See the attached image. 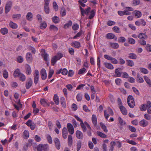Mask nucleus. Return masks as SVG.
<instances>
[{
	"label": "nucleus",
	"instance_id": "nucleus-1",
	"mask_svg": "<svg viewBox=\"0 0 151 151\" xmlns=\"http://www.w3.org/2000/svg\"><path fill=\"white\" fill-rule=\"evenodd\" d=\"M37 150L38 151H48L49 146L47 144H40L37 147Z\"/></svg>",
	"mask_w": 151,
	"mask_h": 151
},
{
	"label": "nucleus",
	"instance_id": "nucleus-2",
	"mask_svg": "<svg viewBox=\"0 0 151 151\" xmlns=\"http://www.w3.org/2000/svg\"><path fill=\"white\" fill-rule=\"evenodd\" d=\"M127 104L131 108H133L135 105L134 98L131 95H129L127 99Z\"/></svg>",
	"mask_w": 151,
	"mask_h": 151
},
{
	"label": "nucleus",
	"instance_id": "nucleus-3",
	"mask_svg": "<svg viewBox=\"0 0 151 151\" xmlns=\"http://www.w3.org/2000/svg\"><path fill=\"white\" fill-rule=\"evenodd\" d=\"M34 82L36 85L39 81V72L37 70H35L34 72Z\"/></svg>",
	"mask_w": 151,
	"mask_h": 151
},
{
	"label": "nucleus",
	"instance_id": "nucleus-4",
	"mask_svg": "<svg viewBox=\"0 0 151 151\" xmlns=\"http://www.w3.org/2000/svg\"><path fill=\"white\" fill-rule=\"evenodd\" d=\"M135 25L137 26H139L141 25L144 26L146 25V22L143 19H140L139 20L136 21L135 22Z\"/></svg>",
	"mask_w": 151,
	"mask_h": 151
},
{
	"label": "nucleus",
	"instance_id": "nucleus-5",
	"mask_svg": "<svg viewBox=\"0 0 151 151\" xmlns=\"http://www.w3.org/2000/svg\"><path fill=\"white\" fill-rule=\"evenodd\" d=\"M67 126L69 133L71 134H73L74 133V129L71 123H68Z\"/></svg>",
	"mask_w": 151,
	"mask_h": 151
},
{
	"label": "nucleus",
	"instance_id": "nucleus-6",
	"mask_svg": "<svg viewBox=\"0 0 151 151\" xmlns=\"http://www.w3.org/2000/svg\"><path fill=\"white\" fill-rule=\"evenodd\" d=\"M118 14L120 16H123L124 15H131V13L127 11L124 10L123 11H119L117 12Z\"/></svg>",
	"mask_w": 151,
	"mask_h": 151
},
{
	"label": "nucleus",
	"instance_id": "nucleus-7",
	"mask_svg": "<svg viewBox=\"0 0 151 151\" xmlns=\"http://www.w3.org/2000/svg\"><path fill=\"white\" fill-rule=\"evenodd\" d=\"M41 78L42 80H45L47 77V75L46 73L45 70L44 68L41 69L40 71Z\"/></svg>",
	"mask_w": 151,
	"mask_h": 151
},
{
	"label": "nucleus",
	"instance_id": "nucleus-8",
	"mask_svg": "<svg viewBox=\"0 0 151 151\" xmlns=\"http://www.w3.org/2000/svg\"><path fill=\"white\" fill-rule=\"evenodd\" d=\"M54 141L56 148L58 150H59L60 147V144L59 139L58 138H55Z\"/></svg>",
	"mask_w": 151,
	"mask_h": 151
},
{
	"label": "nucleus",
	"instance_id": "nucleus-9",
	"mask_svg": "<svg viewBox=\"0 0 151 151\" xmlns=\"http://www.w3.org/2000/svg\"><path fill=\"white\" fill-rule=\"evenodd\" d=\"M132 14L134 15L135 17L138 18L140 17L142 15L141 12L137 10L134 11L132 12Z\"/></svg>",
	"mask_w": 151,
	"mask_h": 151
},
{
	"label": "nucleus",
	"instance_id": "nucleus-10",
	"mask_svg": "<svg viewBox=\"0 0 151 151\" xmlns=\"http://www.w3.org/2000/svg\"><path fill=\"white\" fill-rule=\"evenodd\" d=\"M76 136L78 139H82L83 137V134L82 132L79 130H77L76 132Z\"/></svg>",
	"mask_w": 151,
	"mask_h": 151
},
{
	"label": "nucleus",
	"instance_id": "nucleus-11",
	"mask_svg": "<svg viewBox=\"0 0 151 151\" xmlns=\"http://www.w3.org/2000/svg\"><path fill=\"white\" fill-rule=\"evenodd\" d=\"M91 121L94 126L96 127L97 124V119L96 116L93 114L91 117Z\"/></svg>",
	"mask_w": 151,
	"mask_h": 151
},
{
	"label": "nucleus",
	"instance_id": "nucleus-12",
	"mask_svg": "<svg viewBox=\"0 0 151 151\" xmlns=\"http://www.w3.org/2000/svg\"><path fill=\"white\" fill-rule=\"evenodd\" d=\"M106 38L110 39L115 38V40H116L117 38L115 35L112 33H108L106 35Z\"/></svg>",
	"mask_w": 151,
	"mask_h": 151
},
{
	"label": "nucleus",
	"instance_id": "nucleus-13",
	"mask_svg": "<svg viewBox=\"0 0 151 151\" xmlns=\"http://www.w3.org/2000/svg\"><path fill=\"white\" fill-rule=\"evenodd\" d=\"M72 46L75 48L79 49L81 47V44L79 42L76 41L72 42Z\"/></svg>",
	"mask_w": 151,
	"mask_h": 151
},
{
	"label": "nucleus",
	"instance_id": "nucleus-14",
	"mask_svg": "<svg viewBox=\"0 0 151 151\" xmlns=\"http://www.w3.org/2000/svg\"><path fill=\"white\" fill-rule=\"evenodd\" d=\"M32 81L31 78H29L27 81L26 84V88L27 89L30 88L32 84Z\"/></svg>",
	"mask_w": 151,
	"mask_h": 151
},
{
	"label": "nucleus",
	"instance_id": "nucleus-15",
	"mask_svg": "<svg viewBox=\"0 0 151 151\" xmlns=\"http://www.w3.org/2000/svg\"><path fill=\"white\" fill-rule=\"evenodd\" d=\"M138 37L140 39L146 40L148 38V36L146 33H140L138 36Z\"/></svg>",
	"mask_w": 151,
	"mask_h": 151
},
{
	"label": "nucleus",
	"instance_id": "nucleus-16",
	"mask_svg": "<svg viewBox=\"0 0 151 151\" xmlns=\"http://www.w3.org/2000/svg\"><path fill=\"white\" fill-rule=\"evenodd\" d=\"M62 136L65 139L67 137L68 132L66 128L64 127L63 128L62 131Z\"/></svg>",
	"mask_w": 151,
	"mask_h": 151
},
{
	"label": "nucleus",
	"instance_id": "nucleus-17",
	"mask_svg": "<svg viewBox=\"0 0 151 151\" xmlns=\"http://www.w3.org/2000/svg\"><path fill=\"white\" fill-rule=\"evenodd\" d=\"M119 108L122 114L124 115H126L127 114V111L126 109L123 106H121Z\"/></svg>",
	"mask_w": 151,
	"mask_h": 151
},
{
	"label": "nucleus",
	"instance_id": "nucleus-18",
	"mask_svg": "<svg viewBox=\"0 0 151 151\" xmlns=\"http://www.w3.org/2000/svg\"><path fill=\"white\" fill-rule=\"evenodd\" d=\"M58 60V57L57 56H53L51 60V65L54 66Z\"/></svg>",
	"mask_w": 151,
	"mask_h": 151
},
{
	"label": "nucleus",
	"instance_id": "nucleus-19",
	"mask_svg": "<svg viewBox=\"0 0 151 151\" xmlns=\"http://www.w3.org/2000/svg\"><path fill=\"white\" fill-rule=\"evenodd\" d=\"M139 124L141 126L145 127L148 124V122L144 119L140 121L139 122Z\"/></svg>",
	"mask_w": 151,
	"mask_h": 151
},
{
	"label": "nucleus",
	"instance_id": "nucleus-20",
	"mask_svg": "<svg viewBox=\"0 0 151 151\" xmlns=\"http://www.w3.org/2000/svg\"><path fill=\"white\" fill-rule=\"evenodd\" d=\"M109 44L110 45V46L112 48L117 49L119 47V45L117 43L110 42L109 43Z\"/></svg>",
	"mask_w": 151,
	"mask_h": 151
},
{
	"label": "nucleus",
	"instance_id": "nucleus-21",
	"mask_svg": "<svg viewBox=\"0 0 151 151\" xmlns=\"http://www.w3.org/2000/svg\"><path fill=\"white\" fill-rule=\"evenodd\" d=\"M21 74L19 69L17 68L14 71L13 76L14 78H16L19 77Z\"/></svg>",
	"mask_w": 151,
	"mask_h": 151
},
{
	"label": "nucleus",
	"instance_id": "nucleus-22",
	"mask_svg": "<svg viewBox=\"0 0 151 151\" xmlns=\"http://www.w3.org/2000/svg\"><path fill=\"white\" fill-rule=\"evenodd\" d=\"M26 58L28 62L31 61L32 59L31 54L30 52H27L26 55Z\"/></svg>",
	"mask_w": 151,
	"mask_h": 151
},
{
	"label": "nucleus",
	"instance_id": "nucleus-23",
	"mask_svg": "<svg viewBox=\"0 0 151 151\" xmlns=\"http://www.w3.org/2000/svg\"><path fill=\"white\" fill-rule=\"evenodd\" d=\"M42 51H44V53H42V56L43 57L44 60L45 61H47V58L49 56V55L47 54L45 52V50H41V52H42Z\"/></svg>",
	"mask_w": 151,
	"mask_h": 151
},
{
	"label": "nucleus",
	"instance_id": "nucleus-24",
	"mask_svg": "<svg viewBox=\"0 0 151 151\" xmlns=\"http://www.w3.org/2000/svg\"><path fill=\"white\" fill-rule=\"evenodd\" d=\"M144 78L146 82L149 86L151 87V80L150 79H149V78L147 76H144Z\"/></svg>",
	"mask_w": 151,
	"mask_h": 151
},
{
	"label": "nucleus",
	"instance_id": "nucleus-25",
	"mask_svg": "<svg viewBox=\"0 0 151 151\" xmlns=\"http://www.w3.org/2000/svg\"><path fill=\"white\" fill-rule=\"evenodd\" d=\"M121 68H116L115 70V73L116 75V77H120L121 76V73L119 71V70H121Z\"/></svg>",
	"mask_w": 151,
	"mask_h": 151
},
{
	"label": "nucleus",
	"instance_id": "nucleus-26",
	"mask_svg": "<svg viewBox=\"0 0 151 151\" xmlns=\"http://www.w3.org/2000/svg\"><path fill=\"white\" fill-rule=\"evenodd\" d=\"M0 32L3 35H5L7 34L8 32V29L6 27L1 28L0 30Z\"/></svg>",
	"mask_w": 151,
	"mask_h": 151
},
{
	"label": "nucleus",
	"instance_id": "nucleus-27",
	"mask_svg": "<svg viewBox=\"0 0 151 151\" xmlns=\"http://www.w3.org/2000/svg\"><path fill=\"white\" fill-rule=\"evenodd\" d=\"M52 20L55 24L58 23L60 21V18L57 16H55L52 17Z\"/></svg>",
	"mask_w": 151,
	"mask_h": 151
},
{
	"label": "nucleus",
	"instance_id": "nucleus-28",
	"mask_svg": "<svg viewBox=\"0 0 151 151\" xmlns=\"http://www.w3.org/2000/svg\"><path fill=\"white\" fill-rule=\"evenodd\" d=\"M40 102L41 104L44 107L49 105L46 100L44 99H41L40 100Z\"/></svg>",
	"mask_w": 151,
	"mask_h": 151
},
{
	"label": "nucleus",
	"instance_id": "nucleus-29",
	"mask_svg": "<svg viewBox=\"0 0 151 151\" xmlns=\"http://www.w3.org/2000/svg\"><path fill=\"white\" fill-rule=\"evenodd\" d=\"M33 14L31 12H28L26 16V19L29 21H31L32 20Z\"/></svg>",
	"mask_w": 151,
	"mask_h": 151
},
{
	"label": "nucleus",
	"instance_id": "nucleus-30",
	"mask_svg": "<svg viewBox=\"0 0 151 151\" xmlns=\"http://www.w3.org/2000/svg\"><path fill=\"white\" fill-rule=\"evenodd\" d=\"M53 100L55 104L58 105L59 103V97L56 94H55L54 96Z\"/></svg>",
	"mask_w": 151,
	"mask_h": 151
},
{
	"label": "nucleus",
	"instance_id": "nucleus-31",
	"mask_svg": "<svg viewBox=\"0 0 151 151\" xmlns=\"http://www.w3.org/2000/svg\"><path fill=\"white\" fill-rule=\"evenodd\" d=\"M60 101L62 106L65 108L66 107L65 100V98L63 97H62L60 98Z\"/></svg>",
	"mask_w": 151,
	"mask_h": 151
},
{
	"label": "nucleus",
	"instance_id": "nucleus-32",
	"mask_svg": "<svg viewBox=\"0 0 151 151\" xmlns=\"http://www.w3.org/2000/svg\"><path fill=\"white\" fill-rule=\"evenodd\" d=\"M105 66L106 68L109 69H114L113 65L110 63H104Z\"/></svg>",
	"mask_w": 151,
	"mask_h": 151
},
{
	"label": "nucleus",
	"instance_id": "nucleus-33",
	"mask_svg": "<svg viewBox=\"0 0 151 151\" xmlns=\"http://www.w3.org/2000/svg\"><path fill=\"white\" fill-rule=\"evenodd\" d=\"M73 142L72 137L70 135H69L68 136V145L69 146H71Z\"/></svg>",
	"mask_w": 151,
	"mask_h": 151
},
{
	"label": "nucleus",
	"instance_id": "nucleus-34",
	"mask_svg": "<svg viewBox=\"0 0 151 151\" xmlns=\"http://www.w3.org/2000/svg\"><path fill=\"white\" fill-rule=\"evenodd\" d=\"M9 25L11 28L14 29H17L18 27L16 23L12 21L10 22Z\"/></svg>",
	"mask_w": 151,
	"mask_h": 151
},
{
	"label": "nucleus",
	"instance_id": "nucleus-35",
	"mask_svg": "<svg viewBox=\"0 0 151 151\" xmlns=\"http://www.w3.org/2000/svg\"><path fill=\"white\" fill-rule=\"evenodd\" d=\"M127 65L128 66L130 67H132L134 65V62L131 60H126Z\"/></svg>",
	"mask_w": 151,
	"mask_h": 151
},
{
	"label": "nucleus",
	"instance_id": "nucleus-36",
	"mask_svg": "<svg viewBox=\"0 0 151 151\" xmlns=\"http://www.w3.org/2000/svg\"><path fill=\"white\" fill-rule=\"evenodd\" d=\"M97 134L99 136L102 138H106L107 137V135H106L105 134L100 131L97 132Z\"/></svg>",
	"mask_w": 151,
	"mask_h": 151
},
{
	"label": "nucleus",
	"instance_id": "nucleus-37",
	"mask_svg": "<svg viewBox=\"0 0 151 151\" xmlns=\"http://www.w3.org/2000/svg\"><path fill=\"white\" fill-rule=\"evenodd\" d=\"M72 24V22L71 21L69 20L68 21V23L65 24L64 25L63 28L65 29H66L69 28L70 26H71Z\"/></svg>",
	"mask_w": 151,
	"mask_h": 151
},
{
	"label": "nucleus",
	"instance_id": "nucleus-38",
	"mask_svg": "<svg viewBox=\"0 0 151 151\" xmlns=\"http://www.w3.org/2000/svg\"><path fill=\"white\" fill-rule=\"evenodd\" d=\"M96 11L94 10H92L90 12V15L89 16V18L90 19H92L95 16Z\"/></svg>",
	"mask_w": 151,
	"mask_h": 151
},
{
	"label": "nucleus",
	"instance_id": "nucleus-39",
	"mask_svg": "<svg viewBox=\"0 0 151 151\" xmlns=\"http://www.w3.org/2000/svg\"><path fill=\"white\" fill-rule=\"evenodd\" d=\"M80 124L83 132H86L87 130L86 126L84 124L83 122H81Z\"/></svg>",
	"mask_w": 151,
	"mask_h": 151
},
{
	"label": "nucleus",
	"instance_id": "nucleus-40",
	"mask_svg": "<svg viewBox=\"0 0 151 151\" xmlns=\"http://www.w3.org/2000/svg\"><path fill=\"white\" fill-rule=\"evenodd\" d=\"M100 125L103 131L105 132H108V130L107 129L106 126L102 122L100 123Z\"/></svg>",
	"mask_w": 151,
	"mask_h": 151
},
{
	"label": "nucleus",
	"instance_id": "nucleus-41",
	"mask_svg": "<svg viewBox=\"0 0 151 151\" xmlns=\"http://www.w3.org/2000/svg\"><path fill=\"white\" fill-rule=\"evenodd\" d=\"M86 69L84 67L80 69L78 72V74L79 75H82L83 74L86 73Z\"/></svg>",
	"mask_w": 151,
	"mask_h": 151
},
{
	"label": "nucleus",
	"instance_id": "nucleus-42",
	"mask_svg": "<svg viewBox=\"0 0 151 151\" xmlns=\"http://www.w3.org/2000/svg\"><path fill=\"white\" fill-rule=\"evenodd\" d=\"M128 57L132 59H135L137 58V56L135 54L131 53L129 54Z\"/></svg>",
	"mask_w": 151,
	"mask_h": 151
},
{
	"label": "nucleus",
	"instance_id": "nucleus-43",
	"mask_svg": "<svg viewBox=\"0 0 151 151\" xmlns=\"http://www.w3.org/2000/svg\"><path fill=\"white\" fill-rule=\"evenodd\" d=\"M26 73L28 75H29L32 72V70L30 67L29 65H27L26 67Z\"/></svg>",
	"mask_w": 151,
	"mask_h": 151
},
{
	"label": "nucleus",
	"instance_id": "nucleus-44",
	"mask_svg": "<svg viewBox=\"0 0 151 151\" xmlns=\"http://www.w3.org/2000/svg\"><path fill=\"white\" fill-rule=\"evenodd\" d=\"M139 70L141 72L144 74H147L148 73V71L147 70L144 68H140Z\"/></svg>",
	"mask_w": 151,
	"mask_h": 151
},
{
	"label": "nucleus",
	"instance_id": "nucleus-45",
	"mask_svg": "<svg viewBox=\"0 0 151 151\" xmlns=\"http://www.w3.org/2000/svg\"><path fill=\"white\" fill-rule=\"evenodd\" d=\"M46 138L47 139L48 142L50 144H51L52 143V138L50 135L47 134L46 135Z\"/></svg>",
	"mask_w": 151,
	"mask_h": 151
},
{
	"label": "nucleus",
	"instance_id": "nucleus-46",
	"mask_svg": "<svg viewBox=\"0 0 151 151\" xmlns=\"http://www.w3.org/2000/svg\"><path fill=\"white\" fill-rule=\"evenodd\" d=\"M48 6L49 5L45 4L44 11L45 13L47 14H48L49 13V8Z\"/></svg>",
	"mask_w": 151,
	"mask_h": 151
},
{
	"label": "nucleus",
	"instance_id": "nucleus-47",
	"mask_svg": "<svg viewBox=\"0 0 151 151\" xmlns=\"http://www.w3.org/2000/svg\"><path fill=\"white\" fill-rule=\"evenodd\" d=\"M146 106V104H144L141 105L140 107V110L142 111H146L148 108Z\"/></svg>",
	"mask_w": 151,
	"mask_h": 151
},
{
	"label": "nucleus",
	"instance_id": "nucleus-48",
	"mask_svg": "<svg viewBox=\"0 0 151 151\" xmlns=\"http://www.w3.org/2000/svg\"><path fill=\"white\" fill-rule=\"evenodd\" d=\"M60 14L61 16L62 17L65 16L66 15V11L65 9L64 8L61 9L60 10Z\"/></svg>",
	"mask_w": 151,
	"mask_h": 151
},
{
	"label": "nucleus",
	"instance_id": "nucleus-49",
	"mask_svg": "<svg viewBox=\"0 0 151 151\" xmlns=\"http://www.w3.org/2000/svg\"><path fill=\"white\" fill-rule=\"evenodd\" d=\"M128 42L129 44L133 45L135 43V41L134 39L129 37L128 38Z\"/></svg>",
	"mask_w": 151,
	"mask_h": 151
},
{
	"label": "nucleus",
	"instance_id": "nucleus-50",
	"mask_svg": "<svg viewBox=\"0 0 151 151\" xmlns=\"http://www.w3.org/2000/svg\"><path fill=\"white\" fill-rule=\"evenodd\" d=\"M82 98V95L81 93H78L76 96V99L78 101H81Z\"/></svg>",
	"mask_w": 151,
	"mask_h": 151
},
{
	"label": "nucleus",
	"instance_id": "nucleus-51",
	"mask_svg": "<svg viewBox=\"0 0 151 151\" xmlns=\"http://www.w3.org/2000/svg\"><path fill=\"white\" fill-rule=\"evenodd\" d=\"M3 76L4 78L6 79L8 77V73L6 70H4L3 71Z\"/></svg>",
	"mask_w": 151,
	"mask_h": 151
},
{
	"label": "nucleus",
	"instance_id": "nucleus-52",
	"mask_svg": "<svg viewBox=\"0 0 151 151\" xmlns=\"http://www.w3.org/2000/svg\"><path fill=\"white\" fill-rule=\"evenodd\" d=\"M28 49L29 50L31 51L32 52L33 54H35L36 52V49L35 48L31 46H29Z\"/></svg>",
	"mask_w": 151,
	"mask_h": 151
},
{
	"label": "nucleus",
	"instance_id": "nucleus-53",
	"mask_svg": "<svg viewBox=\"0 0 151 151\" xmlns=\"http://www.w3.org/2000/svg\"><path fill=\"white\" fill-rule=\"evenodd\" d=\"M148 113L145 114L144 115V118L147 120H150L151 119V116Z\"/></svg>",
	"mask_w": 151,
	"mask_h": 151
},
{
	"label": "nucleus",
	"instance_id": "nucleus-54",
	"mask_svg": "<svg viewBox=\"0 0 151 151\" xmlns=\"http://www.w3.org/2000/svg\"><path fill=\"white\" fill-rule=\"evenodd\" d=\"M113 30L115 32L117 33H119L120 32L119 28L116 26H115L112 28Z\"/></svg>",
	"mask_w": 151,
	"mask_h": 151
},
{
	"label": "nucleus",
	"instance_id": "nucleus-55",
	"mask_svg": "<svg viewBox=\"0 0 151 151\" xmlns=\"http://www.w3.org/2000/svg\"><path fill=\"white\" fill-rule=\"evenodd\" d=\"M47 26V24L45 22H44L40 24V27L41 29H44Z\"/></svg>",
	"mask_w": 151,
	"mask_h": 151
},
{
	"label": "nucleus",
	"instance_id": "nucleus-56",
	"mask_svg": "<svg viewBox=\"0 0 151 151\" xmlns=\"http://www.w3.org/2000/svg\"><path fill=\"white\" fill-rule=\"evenodd\" d=\"M23 134L25 138L27 139L29 137V132L26 130H25L23 132Z\"/></svg>",
	"mask_w": 151,
	"mask_h": 151
},
{
	"label": "nucleus",
	"instance_id": "nucleus-57",
	"mask_svg": "<svg viewBox=\"0 0 151 151\" xmlns=\"http://www.w3.org/2000/svg\"><path fill=\"white\" fill-rule=\"evenodd\" d=\"M81 142L80 141H79L77 143V151H79L81 147Z\"/></svg>",
	"mask_w": 151,
	"mask_h": 151
},
{
	"label": "nucleus",
	"instance_id": "nucleus-58",
	"mask_svg": "<svg viewBox=\"0 0 151 151\" xmlns=\"http://www.w3.org/2000/svg\"><path fill=\"white\" fill-rule=\"evenodd\" d=\"M144 40H139L138 41V42L141 45H146V42Z\"/></svg>",
	"mask_w": 151,
	"mask_h": 151
},
{
	"label": "nucleus",
	"instance_id": "nucleus-59",
	"mask_svg": "<svg viewBox=\"0 0 151 151\" xmlns=\"http://www.w3.org/2000/svg\"><path fill=\"white\" fill-rule=\"evenodd\" d=\"M50 29L51 30H52L54 31H58V28L56 26L53 25H51L50 27Z\"/></svg>",
	"mask_w": 151,
	"mask_h": 151
},
{
	"label": "nucleus",
	"instance_id": "nucleus-60",
	"mask_svg": "<svg viewBox=\"0 0 151 151\" xmlns=\"http://www.w3.org/2000/svg\"><path fill=\"white\" fill-rule=\"evenodd\" d=\"M17 61L18 62L21 63L23 61V59L22 57L21 56H18L17 58Z\"/></svg>",
	"mask_w": 151,
	"mask_h": 151
},
{
	"label": "nucleus",
	"instance_id": "nucleus-61",
	"mask_svg": "<svg viewBox=\"0 0 151 151\" xmlns=\"http://www.w3.org/2000/svg\"><path fill=\"white\" fill-rule=\"evenodd\" d=\"M119 42L124 43L126 41V39L125 37H120L118 39Z\"/></svg>",
	"mask_w": 151,
	"mask_h": 151
},
{
	"label": "nucleus",
	"instance_id": "nucleus-62",
	"mask_svg": "<svg viewBox=\"0 0 151 151\" xmlns=\"http://www.w3.org/2000/svg\"><path fill=\"white\" fill-rule=\"evenodd\" d=\"M20 77V80L22 81H24L26 79L25 76L23 74L21 73L19 76Z\"/></svg>",
	"mask_w": 151,
	"mask_h": 151
},
{
	"label": "nucleus",
	"instance_id": "nucleus-63",
	"mask_svg": "<svg viewBox=\"0 0 151 151\" xmlns=\"http://www.w3.org/2000/svg\"><path fill=\"white\" fill-rule=\"evenodd\" d=\"M118 120L119 124L121 125H123V124H125V122L120 116L118 118Z\"/></svg>",
	"mask_w": 151,
	"mask_h": 151
},
{
	"label": "nucleus",
	"instance_id": "nucleus-64",
	"mask_svg": "<svg viewBox=\"0 0 151 151\" xmlns=\"http://www.w3.org/2000/svg\"><path fill=\"white\" fill-rule=\"evenodd\" d=\"M107 24L108 26H111L115 25L116 22L114 21L109 20L107 22Z\"/></svg>",
	"mask_w": 151,
	"mask_h": 151
}]
</instances>
